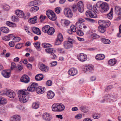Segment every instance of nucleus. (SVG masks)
<instances>
[{
    "label": "nucleus",
    "mask_w": 121,
    "mask_h": 121,
    "mask_svg": "<svg viewBox=\"0 0 121 121\" xmlns=\"http://www.w3.org/2000/svg\"><path fill=\"white\" fill-rule=\"evenodd\" d=\"M37 83L33 82L30 86L27 88V90L26 89L19 90L17 93L20 102L22 103H24L28 100V99L27 97V95L29 94V93L27 91L32 92L35 90L36 92L38 93L37 87Z\"/></svg>",
    "instance_id": "nucleus-1"
},
{
    "label": "nucleus",
    "mask_w": 121,
    "mask_h": 121,
    "mask_svg": "<svg viewBox=\"0 0 121 121\" xmlns=\"http://www.w3.org/2000/svg\"><path fill=\"white\" fill-rule=\"evenodd\" d=\"M96 6L97 8H101L100 11L102 13L106 12L109 9V5L106 2H98L96 4Z\"/></svg>",
    "instance_id": "nucleus-2"
},
{
    "label": "nucleus",
    "mask_w": 121,
    "mask_h": 121,
    "mask_svg": "<svg viewBox=\"0 0 121 121\" xmlns=\"http://www.w3.org/2000/svg\"><path fill=\"white\" fill-rule=\"evenodd\" d=\"M52 108L53 111L61 112L64 110L65 106L62 104H54L52 106Z\"/></svg>",
    "instance_id": "nucleus-3"
},
{
    "label": "nucleus",
    "mask_w": 121,
    "mask_h": 121,
    "mask_svg": "<svg viewBox=\"0 0 121 121\" xmlns=\"http://www.w3.org/2000/svg\"><path fill=\"white\" fill-rule=\"evenodd\" d=\"M104 98L107 100L108 102L111 103L116 101V97L114 94L112 93L106 94Z\"/></svg>",
    "instance_id": "nucleus-4"
},
{
    "label": "nucleus",
    "mask_w": 121,
    "mask_h": 121,
    "mask_svg": "<svg viewBox=\"0 0 121 121\" xmlns=\"http://www.w3.org/2000/svg\"><path fill=\"white\" fill-rule=\"evenodd\" d=\"M98 23L99 25L106 28L109 26L111 24L110 21L106 20H100L99 21Z\"/></svg>",
    "instance_id": "nucleus-5"
},
{
    "label": "nucleus",
    "mask_w": 121,
    "mask_h": 121,
    "mask_svg": "<svg viewBox=\"0 0 121 121\" xmlns=\"http://www.w3.org/2000/svg\"><path fill=\"white\" fill-rule=\"evenodd\" d=\"M45 51L47 53L51 54V58H55L56 57V56L55 54L56 51L53 49L49 48H47L45 49Z\"/></svg>",
    "instance_id": "nucleus-6"
},
{
    "label": "nucleus",
    "mask_w": 121,
    "mask_h": 121,
    "mask_svg": "<svg viewBox=\"0 0 121 121\" xmlns=\"http://www.w3.org/2000/svg\"><path fill=\"white\" fill-rule=\"evenodd\" d=\"M64 13L65 16L68 18H71L73 16L72 11L69 8H65L64 10Z\"/></svg>",
    "instance_id": "nucleus-7"
},
{
    "label": "nucleus",
    "mask_w": 121,
    "mask_h": 121,
    "mask_svg": "<svg viewBox=\"0 0 121 121\" xmlns=\"http://www.w3.org/2000/svg\"><path fill=\"white\" fill-rule=\"evenodd\" d=\"M77 57L79 61L82 62L86 61L87 58V56L83 53H80L78 55Z\"/></svg>",
    "instance_id": "nucleus-8"
},
{
    "label": "nucleus",
    "mask_w": 121,
    "mask_h": 121,
    "mask_svg": "<svg viewBox=\"0 0 121 121\" xmlns=\"http://www.w3.org/2000/svg\"><path fill=\"white\" fill-rule=\"evenodd\" d=\"M43 118L46 121H50L52 118L51 116L47 112H45L43 114L42 116Z\"/></svg>",
    "instance_id": "nucleus-9"
},
{
    "label": "nucleus",
    "mask_w": 121,
    "mask_h": 121,
    "mask_svg": "<svg viewBox=\"0 0 121 121\" xmlns=\"http://www.w3.org/2000/svg\"><path fill=\"white\" fill-rule=\"evenodd\" d=\"M15 93L13 91L11 90H6V95L11 98H13L15 96Z\"/></svg>",
    "instance_id": "nucleus-10"
},
{
    "label": "nucleus",
    "mask_w": 121,
    "mask_h": 121,
    "mask_svg": "<svg viewBox=\"0 0 121 121\" xmlns=\"http://www.w3.org/2000/svg\"><path fill=\"white\" fill-rule=\"evenodd\" d=\"M78 73L77 70L74 68H72L70 69L68 71V73L70 76H74L76 75Z\"/></svg>",
    "instance_id": "nucleus-11"
},
{
    "label": "nucleus",
    "mask_w": 121,
    "mask_h": 121,
    "mask_svg": "<svg viewBox=\"0 0 121 121\" xmlns=\"http://www.w3.org/2000/svg\"><path fill=\"white\" fill-rule=\"evenodd\" d=\"M115 11L116 13L118 15V18H121V8L118 6H117L115 8Z\"/></svg>",
    "instance_id": "nucleus-12"
},
{
    "label": "nucleus",
    "mask_w": 121,
    "mask_h": 121,
    "mask_svg": "<svg viewBox=\"0 0 121 121\" xmlns=\"http://www.w3.org/2000/svg\"><path fill=\"white\" fill-rule=\"evenodd\" d=\"M21 81L26 83L30 81V78L27 75H23L21 79Z\"/></svg>",
    "instance_id": "nucleus-13"
},
{
    "label": "nucleus",
    "mask_w": 121,
    "mask_h": 121,
    "mask_svg": "<svg viewBox=\"0 0 121 121\" xmlns=\"http://www.w3.org/2000/svg\"><path fill=\"white\" fill-rule=\"evenodd\" d=\"M64 48L66 49H69L72 46V42L68 41L64 42Z\"/></svg>",
    "instance_id": "nucleus-14"
},
{
    "label": "nucleus",
    "mask_w": 121,
    "mask_h": 121,
    "mask_svg": "<svg viewBox=\"0 0 121 121\" xmlns=\"http://www.w3.org/2000/svg\"><path fill=\"white\" fill-rule=\"evenodd\" d=\"M94 69L93 66L92 65H86L85 66L83 70L86 72L87 71H91L93 70Z\"/></svg>",
    "instance_id": "nucleus-15"
},
{
    "label": "nucleus",
    "mask_w": 121,
    "mask_h": 121,
    "mask_svg": "<svg viewBox=\"0 0 121 121\" xmlns=\"http://www.w3.org/2000/svg\"><path fill=\"white\" fill-rule=\"evenodd\" d=\"M15 13L18 17L20 18H24V14L22 11L19 10H16L15 11Z\"/></svg>",
    "instance_id": "nucleus-16"
},
{
    "label": "nucleus",
    "mask_w": 121,
    "mask_h": 121,
    "mask_svg": "<svg viewBox=\"0 0 121 121\" xmlns=\"http://www.w3.org/2000/svg\"><path fill=\"white\" fill-rule=\"evenodd\" d=\"M47 97L48 99H51L53 98L55 95L54 93L52 91H49L47 92Z\"/></svg>",
    "instance_id": "nucleus-17"
},
{
    "label": "nucleus",
    "mask_w": 121,
    "mask_h": 121,
    "mask_svg": "<svg viewBox=\"0 0 121 121\" xmlns=\"http://www.w3.org/2000/svg\"><path fill=\"white\" fill-rule=\"evenodd\" d=\"M2 75L4 77L8 78L10 76L9 72H8L7 71L4 70L2 71L1 72Z\"/></svg>",
    "instance_id": "nucleus-18"
},
{
    "label": "nucleus",
    "mask_w": 121,
    "mask_h": 121,
    "mask_svg": "<svg viewBox=\"0 0 121 121\" xmlns=\"http://www.w3.org/2000/svg\"><path fill=\"white\" fill-rule=\"evenodd\" d=\"M99 25L98 27L99 31L101 33H104L106 31V28L102 26H101L100 25Z\"/></svg>",
    "instance_id": "nucleus-19"
},
{
    "label": "nucleus",
    "mask_w": 121,
    "mask_h": 121,
    "mask_svg": "<svg viewBox=\"0 0 121 121\" xmlns=\"http://www.w3.org/2000/svg\"><path fill=\"white\" fill-rule=\"evenodd\" d=\"M116 59H113L108 60V64L109 65L113 66L116 64Z\"/></svg>",
    "instance_id": "nucleus-20"
},
{
    "label": "nucleus",
    "mask_w": 121,
    "mask_h": 121,
    "mask_svg": "<svg viewBox=\"0 0 121 121\" xmlns=\"http://www.w3.org/2000/svg\"><path fill=\"white\" fill-rule=\"evenodd\" d=\"M105 58L104 55L103 54H99L97 55L96 56V59L98 60L104 59Z\"/></svg>",
    "instance_id": "nucleus-21"
},
{
    "label": "nucleus",
    "mask_w": 121,
    "mask_h": 121,
    "mask_svg": "<svg viewBox=\"0 0 121 121\" xmlns=\"http://www.w3.org/2000/svg\"><path fill=\"white\" fill-rule=\"evenodd\" d=\"M55 32V30L54 28L50 26L48 31L47 32V33L49 35H51L53 34Z\"/></svg>",
    "instance_id": "nucleus-22"
},
{
    "label": "nucleus",
    "mask_w": 121,
    "mask_h": 121,
    "mask_svg": "<svg viewBox=\"0 0 121 121\" xmlns=\"http://www.w3.org/2000/svg\"><path fill=\"white\" fill-rule=\"evenodd\" d=\"M37 19V17L36 16L33 18L30 19V20L28 21L30 23L33 24L36 23Z\"/></svg>",
    "instance_id": "nucleus-23"
},
{
    "label": "nucleus",
    "mask_w": 121,
    "mask_h": 121,
    "mask_svg": "<svg viewBox=\"0 0 121 121\" xmlns=\"http://www.w3.org/2000/svg\"><path fill=\"white\" fill-rule=\"evenodd\" d=\"M20 116L17 115L13 116L11 119L12 121H20Z\"/></svg>",
    "instance_id": "nucleus-24"
},
{
    "label": "nucleus",
    "mask_w": 121,
    "mask_h": 121,
    "mask_svg": "<svg viewBox=\"0 0 121 121\" xmlns=\"http://www.w3.org/2000/svg\"><path fill=\"white\" fill-rule=\"evenodd\" d=\"M39 65V69L42 71H44L48 70V68L46 66L43 64H41Z\"/></svg>",
    "instance_id": "nucleus-25"
},
{
    "label": "nucleus",
    "mask_w": 121,
    "mask_h": 121,
    "mask_svg": "<svg viewBox=\"0 0 121 121\" xmlns=\"http://www.w3.org/2000/svg\"><path fill=\"white\" fill-rule=\"evenodd\" d=\"M86 14L87 17H89L92 18H95V16L92 13L91 11L89 10L87 11L86 12Z\"/></svg>",
    "instance_id": "nucleus-26"
},
{
    "label": "nucleus",
    "mask_w": 121,
    "mask_h": 121,
    "mask_svg": "<svg viewBox=\"0 0 121 121\" xmlns=\"http://www.w3.org/2000/svg\"><path fill=\"white\" fill-rule=\"evenodd\" d=\"M6 24L7 26L10 27H15L16 26V24L9 21L6 22Z\"/></svg>",
    "instance_id": "nucleus-27"
},
{
    "label": "nucleus",
    "mask_w": 121,
    "mask_h": 121,
    "mask_svg": "<svg viewBox=\"0 0 121 121\" xmlns=\"http://www.w3.org/2000/svg\"><path fill=\"white\" fill-rule=\"evenodd\" d=\"M44 87L41 86H38V94H40L43 93L45 91Z\"/></svg>",
    "instance_id": "nucleus-28"
},
{
    "label": "nucleus",
    "mask_w": 121,
    "mask_h": 121,
    "mask_svg": "<svg viewBox=\"0 0 121 121\" xmlns=\"http://www.w3.org/2000/svg\"><path fill=\"white\" fill-rule=\"evenodd\" d=\"M61 22L62 24L65 25V26H67L69 24L70 22L68 20L62 19L61 20Z\"/></svg>",
    "instance_id": "nucleus-29"
},
{
    "label": "nucleus",
    "mask_w": 121,
    "mask_h": 121,
    "mask_svg": "<svg viewBox=\"0 0 121 121\" xmlns=\"http://www.w3.org/2000/svg\"><path fill=\"white\" fill-rule=\"evenodd\" d=\"M0 30L2 31L3 33H8L9 31V29L6 27H2L0 28Z\"/></svg>",
    "instance_id": "nucleus-30"
},
{
    "label": "nucleus",
    "mask_w": 121,
    "mask_h": 121,
    "mask_svg": "<svg viewBox=\"0 0 121 121\" xmlns=\"http://www.w3.org/2000/svg\"><path fill=\"white\" fill-rule=\"evenodd\" d=\"M52 15L48 16L49 18L52 21H55L56 19V17L55 14L54 12V13L52 14Z\"/></svg>",
    "instance_id": "nucleus-31"
},
{
    "label": "nucleus",
    "mask_w": 121,
    "mask_h": 121,
    "mask_svg": "<svg viewBox=\"0 0 121 121\" xmlns=\"http://www.w3.org/2000/svg\"><path fill=\"white\" fill-rule=\"evenodd\" d=\"M84 24L81 21L79 20L78 22L76 23V25L77 27H79V28L82 29Z\"/></svg>",
    "instance_id": "nucleus-32"
},
{
    "label": "nucleus",
    "mask_w": 121,
    "mask_h": 121,
    "mask_svg": "<svg viewBox=\"0 0 121 121\" xmlns=\"http://www.w3.org/2000/svg\"><path fill=\"white\" fill-rule=\"evenodd\" d=\"M38 4V2L37 1L34 0L30 2L28 4V5L30 7L34 6Z\"/></svg>",
    "instance_id": "nucleus-33"
},
{
    "label": "nucleus",
    "mask_w": 121,
    "mask_h": 121,
    "mask_svg": "<svg viewBox=\"0 0 121 121\" xmlns=\"http://www.w3.org/2000/svg\"><path fill=\"white\" fill-rule=\"evenodd\" d=\"M80 109L82 111L85 113H86L88 111V108L83 106L80 107Z\"/></svg>",
    "instance_id": "nucleus-34"
},
{
    "label": "nucleus",
    "mask_w": 121,
    "mask_h": 121,
    "mask_svg": "<svg viewBox=\"0 0 121 121\" xmlns=\"http://www.w3.org/2000/svg\"><path fill=\"white\" fill-rule=\"evenodd\" d=\"M50 26L48 25H46L43 27L42 29V31L45 33H47L48 31Z\"/></svg>",
    "instance_id": "nucleus-35"
},
{
    "label": "nucleus",
    "mask_w": 121,
    "mask_h": 121,
    "mask_svg": "<svg viewBox=\"0 0 121 121\" xmlns=\"http://www.w3.org/2000/svg\"><path fill=\"white\" fill-rule=\"evenodd\" d=\"M113 9L112 8L110 12L107 15V17L109 19H112L113 16Z\"/></svg>",
    "instance_id": "nucleus-36"
},
{
    "label": "nucleus",
    "mask_w": 121,
    "mask_h": 121,
    "mask_svg": "<svg viewBox=\"0 0 121 121\" xmlns=\"http://www.w3.org/2000/svg\"><path fill=\"white\" fill-rule=\"evenodd\" d=\"M7 102L6 99L4 98H0V104H4Z\"/></svg>",
    "instance_id": "nucleus-37"
},
{
    "label": "nucleus",
    "mask_w": 121,
    "mask_h": 121,
    "mask_svg": "<svg viewBox=\"0 0 121 121\" xmlns=\"http://www.w3.org/2000/svg\"><path fill=\"white\" fill-rule=\"evenodd\" d=\"M101 40L103 43L105 44H108L110 43V41L107 39L103 38L101 39Z\"/></svg>",
    "instance_id": "nucleus-38"
},
{
    "label": "nucleus",
    "mask_w": 121,
    "mask_h": 121,
    "mask_svg": "<svg viewBox=\"0 0 121 121\" xmlns=\"http://www.w3.org/2000/svg\"><path fill=\"white\" fill-rule=\"evenodd\" d=\"M14 35L13 34H10L8 35L7 36H5L4 39L5 40H9L10 39V38H12L14 37Z\"/></svg>",
    "instance_id": "nucleus-39"
},
{
    "label": "nucleus",
    "mask_w": 121,
    "mask_h": 121,
    "mask_svg": "<svg viewBox=\"0 0 121 121\" xmlns=\"http://www.w3.org/2000/svg\"><path fill=\"white\" fill-rule=\"evenodd\" d=\"M42 46L44 48H48L51 47V45L48 43H43L42 44Z\"/></svg>",
    "instance_id": "nucleus-40"
},
{
    "label": "nucleus",
    "mask_w": 121,
    "mask_h": 121,
    "mask_svg": "<svg viewBox=\"0 0 121 121\" xmlns=\"http://www.w3.org/2000/svg\"><path fill=\"white\" fill-rule=\"evenodd\" d=\"M52 11L50 10H47L46 11V14L48 17V16H50V15H52V14L54 13Z\"/></svg>",
    "instance_id": "nucleus-41"
},
{
    "label": "nucleus",
    "mask_w": 121,
    "mask_h": 121,
    "mask_svg": "<svg viewBox=\"0 0 121 121\" xmlns=\"http://www.w3.org/2000/svg\"><path fill=\"white\" fill-rule=\"evenodd\" d=\"M38 10V7L35 6L31 8L30 11V12L34 11L35 12L37 11Z\"/></svg>",
    "instance_id": "nucleus-42"
},
{
    "label": "nucleus",
    "mask_w": 121,
    "mask_h": 121,
    "mask_svg": "<svg viewBox=\"0 0 121 121\" xmlns=\"http://www.w3.org/2000/svg\"><path fill=\"white\" fill-rule=\"evenodd\" d=\"M3 7L4 10L7 11L9 10L10 8V7L7 4L3 5Z\"/></svg>",
    "instance_id": "nucleus-43"
},
{
    "label": "nucleus",
    "mask_w": 121,
    "mask_h": 121,
    "mask_svg": "<svg viewBox=\"0 0 121 121\" xmlns=\"http://www.w3.org/2000/svg\"><path fill=\"white\" fill-rule=\"evenodd\" d=\"M57 39L60 41H62L63 40V37L61 33H59L57 36Z\"/></svg>",
    "instance_id": "nucleus-44"
},
{
    "label": "nucleus",
    "mask_w": 121,
    "mask_h": 121,
    "mask_svg": "<svg viewBox=\"0 0 121 121\" xmlns=\"http://www.w3.org/2000/svg\"><path fill=\"white\" fill-rule=\"evenodd\" d=\"M32 107L35 109H36L38 108V104L37 102H35L33 103Z\"/></svg>",
    "instance_id": "nucleus-45"
},
{
    "label": "nucleus",
    "mask_w": 121,
    "mask_h": 121,
    "mask_svg": "<svg viewBox=\"0 0 121 121\" xmlns=\"http://www.w3.org/2000/svg\"><path fill=\"white\" fill-rule=\"evenodd\" d=\"M33 32L35 34L38 35V28L36 27H33L32 28Z\"/></svg>",
    "instance_id": "nucleus-46"
},
{
    "label": "nucleus",
    "mask_w": 121,
    "mask_h": 121,
    "mask_svg": "<svg viewBox=\"0 0 121 121\" xmlns=\"http://www.w3.org/2000/svg\"><path fill=\"white\" fill-rule=\"evenodd\" d=\"M76 33L77 35L81 36H82L84 35L83 33L80 30H79L77 31Z\"/></svg>",
    "instance_id": "nucleus-47"
},
{
    "label": "nucleus",
    "mask_w": 121,
    "mask_h": 121,
    "mask_svg": "<svg viewBox=\"0 0 121 121\" xmlns=\"http://www.w3.org/2000/svg\"><path fill=\"white\" fill-rule=\"evenodd\" d=\"M52 81L50 80H48L46 83V85L49 86H52Z\"/></svg>",
    "instance_id": "nucleus-48"
},
{
    "label": "nucleus",
    "mask_w": 121,
    "mask_h": 121,
    "mask_svg": "<svg viewBox=\"0 0 121 121\" xmlns=\"http://www.w3.org/2000/svg\"><path fill=\"white\" fill-rule=\"evenodd\" d=\"M77 6V7H80H80H84L83 3L81 1H80L78 3Z\"/></svg>",
    "instance_id": "nucleus-49"
},
{
    "label": "nucleus",
    "mask_w": 121,
    "mask_h": 121,
    "mask_svg": "<svg viewBox=\"0 0 121 121\" xmlns=\"http://www.w3.org/2000/svg\"><path fill=\"white\" fill-rule=\"evenodd\" d=\"M71 30L73 32H75L76 31V30L75 26L72 25L70 26Z\"/></svg>",
    "instance_id": "nucleus-50"
},
{
    "label": "nucleus",
    "mask_w": 121,
    "mask_h": 121,
    "mask_svg": "<svg viewBox=\"0 0 121 121\" xmlns=\"http://www.w3.org/2000/svg\"><path fill=\"white\" fill-rule=\"evenodd\" d=\"M77 6L76 5H73L72 6V9L74 12L75 13L77 10Z\"/></svg>",
    "instance_id": "nucleus-51"
},
{
    "label": "nucleus",
    "mask_w": 121,
    "mask_h": 121,
    "mask_svg": "<svg viewBox=\"0 0 121 121\" xmlns=\"http://www.w3.org/2000/svg\"><path fill=\"white\" fill-rule=\"evenodd\" d=\"M85 19L86 20L88 21L91 22L92 23H93L95 22V20L93 19L89 18H85Z\"/></svg>",
    "instance_id": "nucleus-52"
},
{
    "label": "nucleus",
    "mask_w": 121,
    "mask_h": 121,
    "mask_svg": "<svg viewBox=\"0 0 121 121\" xmlns=\"http://www.w3.org/2000/svg\"><path fill=\"white\" fill-rule=\"evenodd\" d=\"M43 78V76L41 74H38V81L42 80Z\"/></svg>",
    "instance_id": "nucleus-53"
},
{
    "label": "nucleus",
    "mask_w": 121,
    "mask_h": 121,
    "mask_svg": "<svg viewBox=\"0 0 121 121\" xmlns=\"http://www.w3.org/2000/svg\"><path fill=\"white\" fill-rule=\"evenodd\" d=\"M46 16H44L43 17V16L41 15L39 18V19L40 20V22H42L43 21V20L46 18Z\"/></svg>",
    "instance_id": "nucleus-54"
},
{
    "label": "nucleus",
    "mask_w": 121,
    "mask_h": 121,
    "mask_svg": "<svg viewBox=\"0 0 121 121\" xmlns=\"http://www.w3.org/2000/svg\"><path fill=\"white\" fill-rule=\"evenodd\" d=\"M100 117V115L99 114L97 113H95L93 116V118L94 119H98Z\"/></svg>",
    "instance_id": "nucleus-55"
},
{
    "label": "nucleus",
    "mask_w": 121,
    "mask_h": 121,
    "mask_svg": "<svg viewBox=\"0 0 121 121\" xmlns=\"http://www.w3.org/2000/svg\"><path fill=\"white\" fill-rule=\"evenodd\" d=\"M22 43H19L16 45L15 47L17 49L20 48L22 47Z\"/></svg>",
    "instance_id": "nucleus-56"
},
{
    "label": "nucleus",
    "mask_w": 121,
    "mask_h": 121,
    "mask_svg": "<svg viewBox=\"0 0 121 121\" xmlns=\"http://www.w3.org/2000/svg\"><path fill=\"white\" fill-rule=\"evenodd\" d=\"M77 8L78 11L82 13L84 11V7H77Z\"/></svg>",
    "instance_id": "nucleus-57"
},
{
    "label": "nucleus",
    "mask_w": 121,
    "mask_h": 121,
    "mask_svg": "<svg viewBox=\"0 0 121 121\" xmlns=\"http://www.w3.org/2000/svg\"><path fill=\"white\" fill-rule=\"evenodd\" d=\"M60 7H57L55 9V12L57 13H59L60 12Z\"/></svg>",
    "instance_id": "nucleus-58"
},
{
    "label": "nucleus",
    "mask_w": 121,
    "mask_h": 121,
    "mask_svg": "<svg viewBox=\"0 0 121 121\" xmlns=\"http://www.w3.org/2000/svg\"><path fill=\"white\" fill-rule=\"evenodd\" d=\"M6 90L3 91H0V95H6Z\"/></svg>",
    "instance_id": "nucleus-59"
},
{
    "label": "nucleus",
    "mask_w": 121,
    "mask_h": 121,
    "mask_svg": "<svg viewBox=\"0 0 121 121\" xmlns=\"http://www.w3.org/2000/svg\"><path fill=\"white\" fill-rule=\"evenodd\" d=\"M13 40L16 42H17L19 41L21 39L19 37H16L13 38Z\"/></svg>",
    "instance_id": "nucleus-60"
},
{
    "label": "nucleus",
    "mask_w": 121,
    "mask_h": 121,
    "mask_svg": "<svg viewBox=\"0 0 121 121\" xmlns=\"http://www.w3.org/2000/svg\"><path fill=\"white\" fill-rule=\"evenodd\" d=\"M30 14L29 13H27L26 14V16L24 17V18L25 19H27L28 18L30 17Z\"/></svg>",
    "instance_id": "nucleus-61"
},
{
    "label": "nucleus",
    "mask_w": 121,
    "mask_h": 121,
    "mask_svg": "<svg viewBox=\"0 0 121 121\" xmlns=\"http://www.w3.org/2000/svg\"><path fill=\"white\" fill-rule=\"evenodd\" d=\"M62 41H60L59 40L57 39L55 43V44L56 45H58L61 44Z\"/></svg>",
    "instance_id": "nucleus-62"
},
{
    "label": "nucleus",
    "mask_w": 121,
    "mask_h": 121,
    "mask_svg": "<svg viewBox=\"0 0 121 121\" xmlns=\"http://www.w3.org/2000/svg\"><path fill=\"white\" fill-rule=\"evenodd\" d=\"M82 115L80 114H79L75 116V118L77 119H79L81 118Z\"/></svg>",
    "instance_id": "nucleus-63"
},
{
    "label": "nucleus",
    "mask_w": 121,
    "mask_h": 121,
    "mask_svg": "<svg viewBox=\"0 0 121 121\" xmlns=\"http://www.w3.org/2000/svg\"><path fill=\"white\" fill-rule=\"evenodd\" d=\"M119 31L121 34H117V36L118 37H121V35H120V34H121V24L120 25L119 27Z\"/></svg>",
    "instance_id": "nucleus-64"
}]
</instances>
